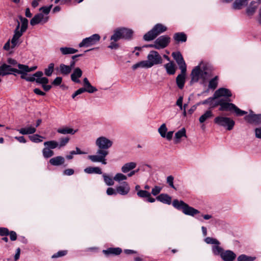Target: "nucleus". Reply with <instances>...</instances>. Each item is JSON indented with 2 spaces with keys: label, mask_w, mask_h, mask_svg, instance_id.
<instances>
[{
  "label": "nucleus",
  "mask_w": 261,
  "mask_h": 261,
  "mask_svg": "<svg viewBox=\"0 0 261 261\" xmlns=\"http://www.w3.org/2000/svg\"><path fill=\"white\" fill-rule=\"evenodd\" d=\"M113 145L112 140L105 136H100L95 140V145L98 149L96 154L90 155L88 156L91 162L93 163H101L103 165L107 164L106 156L109 154V149Z\"/></svg>",
  "instance_id": "obj_1"
},
{
  "label": "nucleus",
  "mask_w": 261,
  "mask_h": 261,
  "mask_svg": "<svg viewBox=\"0 0 261 261\" xmlns=\"http://www.w3.org/2000/svg\"><path fill=\"white\" fill-rule=\"evenodd\" d=\"M147 60H144L137 63L132 66L133 70L138 68H150L154 65L161 64L163 60L159 53L155 50H151L147 55Z\"/></svg>",
  "instance_id": "obj_2"
},
{
  "label": "nucleus",
  "mask_w": 261,
  "mask_h": 261,
  "mask_svg": "<svg viewBox=\"0 0 261 261\" xmlns=\"http://www.w3.org/2000/svg\"><path fill=\"white\" fill-rule=\"evenodd\" d=\"M18 69L12 67L11 65H9L7 63H3L0 66V70L2 71V76L13 74V72H15L21 74L20 77L21 78L22 75H27L28 72L35 70L37 67L34 66L29 67L26 65L18 64Z\"/></svg>",
  "instance_id": "obj_3"
},
{
  "label": "nucleus",
  "mask_w": 261,
  "mask_h": 261,
  "mask_svg": "<svg viewBox=\"0 0 261 261\" xmlns=\"http://www.w3.org/2000/svg\"><path fill=\"white\" fill-rule=\"evenodd\" d=\"M191 82H197L199 79L203 81V83L205 82L210 77V73L204 65L195 67L191 72Z\"/></svg>",
  "instance_id": "obj_4"
},
{
  "label": "nucleus",
  "mask_w": 261,
  "mask_h": 261,
  "mask_svg": "<svg viewBox=\"0 0 261 261\" xmlns=\"http://www.w3.org/2000/svg\"><path fill=\"white\" fill-rule=\"evenodd\" d=\"M172 205L176 209L181 211L186 215L194 216L200 213L198 210L190 206L182 200L179 201L175 199L172 202Z\"/></svg>",
  "instance_id": "obj_5"
},
{
  "label": "nucleus",
  "mask_w": 261,
  "mask_h": 261,
  "mask_svg": "<svg viewBox=\"0 0 261 261\" xmlns=\"http://www.w3.org/2000/svg\"><path fill=\"white\" fill-rule=\"evenodd\" d=\"M217 105L220 106L219 108L220 111H228L231 112H233L236 113L237 116H243L247 113V112L241 110L238 108L235 105L232 103L225 102L223 99L219 100Z\"/></svg>",
  "instance_id": "obj_6"
},
{
  "label": "nucleus",
  "mask_w": 261,
  "mask_h": 261,
  "mask_svg": "<svg viewBox=\"0 0 261 261\" xmlns=\"http://www.w3.org/2000/svg\"><path fill=\"white\" fill-rule=\"evenodd\" d=\"M167 27L161 23H157L153 28L144 36L143 39L145 41H151L155 39L158 35L167 30Z\"/></svg>",
  "instance_id": "obj_7"
},
{
  "label": "nucleus",
  "mask_w": 261,
  "mask_h": 261,
  "mask_svg": "<svg viewBox=\"0 0 261 261\" xmlns=\"http://www.w3.org/2000/svg\"><path fill=\"white\" fill-rule=\"evenodd\" d=\"M43 73L42 71H38L33 74L31 76H27V75H22L21 79L26 80L28 82H34L37 83L44 85L47 84L49 81L46 77H42Z\"/></svg>",
  "instance_id": "obj_8"
},
{
  "label": "nucleus",
  "mask_w": 261,
  "mask_h": 261,
  "mask_svg": "<svg viewBox=\"0 0 261 261\" xmlns=\"http://www.w3.org/2000/svg\"><path fill=\"white\" fill-rule=\"evenodd\" d=\"M214 122L219 126H223L227 130H231L234 125V121L229 117L218 116L214 119Z\"/></svg>",
  "instance_id": "obj_9"
},
{
  "label": "nucleus",
  "mask_w": 261,
  "mask_h": 261,
  "mask_svg": "<svg viewBox=\"0 0 261 261\" xmlns=\"http://www.w3.org/2000/svg\"><path fill=\"white\" fill-rule=\"evenodd\" d=\"M100 37L97 34H95L92 36L84 39L79 44L80 47H89L96 44L100 40Z\"/></svg>",
  "instance_id": "obj_10"
},
{
  "label": "nucleus",
  "mask_w": 261,
  "mask_h": 261,
  "mask_svg": "<svg viewBox=\"0 0 261 261\" xmlns=\"http://www.w3.org/2000/svg\"><path fill=\"white\" fill-rule=\"evenodd\" d=\"M20 27V22L17 20V25L14 30V35L11 40V48H14L16 46L19 45L21 42H20V38L22 36V33L18 31V28Z\"/></svg>",
  "instance_id": "obj_11"
},
{
  "label": "nucleus",
  "mask_w": 261,
  "mask_h": 261,
  "mask_svg": "<svg viewBox=\"0 0 261 261\" xmlns=\"http://www.w3.org/2000/svg\"><path fill=\"white\" fill-rule=\"evenodd\" d=\"M170 41V38L167 35L159 37L155 40V48L160 49L168 46Z\"/></svg>",
  "instance_id": "obj_12"
},
{
  "label": "nucleus",
  "mask_w": 261,
  "mask_h": 261,
  "mask_svg": "<svg viewBox=\"0 0 261 261\" xmlns=\"http://www.w3.org/2000/svg\"><path fill=\"white\" fill-rule=\"evenodd\" d=\"M172 56L179 66V69L184 72L185 69H187V66L181 53L179 51L173 52Z\"/></svg>",
  "instance_id": "obj_13"
},
{
  "label": "nucleus",
  "mask_w": 261,
  "mask_h": 261,
  "mask_svg": "<svg viewBox=\"0 0 261 261\" xmlns=\"http://www.w3.org/2000/svg\"><path fill=\"white\" fill-rule=\"evenodd\" d=\"M245 119L250 123L261 124V114H255L251 111L250 114L245 117Z\"/></svg>",
  "instance_id": "obj_14"
},
{
  "label": "nucleus",
  "mask_w": 261,
  "mask_h": 261,
  "mask_svg": "<svg viewBox=\"0 0 261 261\" xmlns=\"http://www.w3.org/2000/svg\"><path fill=\"white\" fill-rule=\"evenodd\" d=\"M48 19L47 16H44L42 13L35 15L30 21L31 25L34 26L39 23H45Z\"/></svg>",
  "instance_id": "obj_15"
},
{
  "label": "nucleus",
  "mask_w": 261,
  "mask_h": 261,
  "mask_svg": "<svg viewBox=\"0 0 261 261\" xmlns=\"http://www.w3.org/2000/svg\"><path fill=\"white\" fill-rule=\"evenodd\" d=\"M116 188L118 194L123 196L127 195L130 190L129 184L126 181H123L117 186Z\"/></svg>",
  "instance_id": "obj_16"
},
{
  "label": "nucleus",
  "mask_w": 261,
  "mask_h": 261,
  "mask_svg": "<svg viewBox=\"0 0 261 261\" xmlns=\"http://www.w3.org/2000/svg\"><path fill=\"white\" fill-rule=\"evenodd\" d=\"M230 96H231L230 91L224 88H220L217 90L214 93V98H216L217 99L221 97L228 98Z\"/></svg>",
  "instance_id": "obj_17"
},
{
  "label": "nucleus",
  "mask_w": 261,
  "mask_h": 261,
  "mask_svg": "<svg viewBox=\"0 0 261 261\" xmlns=\"http://www.w3.org/2000/svg\"><path fill=\"white\" fill-rule=\"evenodd\" d=\"M119 32L122 39H130L133 35V31L126 28H120L117 29Z\"/></svg>",
  "instance_id": "obj_18"
},
{
  "label": "nucleus",
  "mask_w": 261,
  "mask_h": 261,
  "mask_svg": "<svg viewBox=\"0 0 261 261\" xmlns=\"http://www.w3.org/2000/svg\"><path fill=\"white\" fill-rule=\"evenodd\" d=\"M186 71L187 69H185L184 72L181 70V73L178 74L176 78V84L180 89H182L184 87L186 81Z\"/></svg>",
  "instance_id": "obj_19"
},
{
  "label": "nucleus",
  "mask_w": 261,
  "mask_h": 261,
  "mask_svg": "<svg viewBox=\"0 0 261 261\" xmlns=\"http://www.w3.org/2000/svg\"><path fill=\"white\" fill-rule=\"evenodd\" d=\"M236 254L230 250H224L221 257L224 261H233L236 258Z\"/></svg>",
  "instance_id": "obj_20"
},
{
  "label": "nucleus",
  "mask_w": 261,
  "mask_h": 261,
  "mask_svg": "<svg viewBox=\"0 0 261 261\" xmlns=\"http://www.w3.org/2000/svg\"><path fill=\"white\" fill-rule=\"evenodd\" d=\"M258 7V4L255 2H251L246 9V14L247 15L252 16L256 12Z\"/></svg>",
  "instance_id": "obj_21"
},
{
  "label": "nucleus",
  "mask_w": 261,
  "mask_h": 261,
  "mask_svg": "<svg viewBox=\"0 0 261 261\" xmlns=\"http://www.w3.org/2000/svg\"><path fill=\"white\" fill-rule=\"evenodd\" d=\"M82 71L80 68H76L71 75V80L75 83H80V81L79 78L82 76Z\"/></svg>",
  "instance_id": "obj_22"
},
{
  "label": "nucleus",
  "mask_w": 261,
  "mask_h": 261,
  "mask_svg": "<svg viewBox=\"0 0 261 261\" xmlns=\"http://www.w3.org/2000/svg\"><path fill=\"white\" fill-rule=\"evenodd\" d=\"M102 252L107 256H108L110 254L118 255H119L122 252V249L119 247H111L108 248L107 250H103Z\"/></svg>",
  "instance_id": "obj_23"
},
{
  "label": "nucleus",
  "mask_w": 261,
  "mask_h": 261,
  "mask_svg": "<svg viewBox=\"0 0 261 261\" xmlns=\"http://www.w3.org/2000/svg\"><path fill=\"white\" fill-rule=\"evenodd\" d=\"M49 162L51 165L58 166L64 163L65 159L62 156H57L50 159Z\"/></svg>",
  "instance_id": "obj_24"
},
{
  "label": "nucleus",
  "mask_w": 261,
  "mask_h": 261,
  "mask_svg": "<svg viewBox=\"0 0 261 261\" xmlns=\"http://www.w3.org/2000/svg\"><path fill=\"white\" fill-rule=\"evenodd\" d=\"M20 19V27L18 28V31L24 33L27 30L28 26V20L27 18L23 17L22 16H19Z\"/></svg>",
  "instance_id": "obj_25"
},
{
  "label": "nucleus",
  "mask_w": 261,
  "mask_h": 261,
  "mask_svg": "<svg viewBox=\"0 0 261 261\" xmlns=\"http://www.w3.org/2000/svg\"><path fill=\"white\" fill-rule=\"evenodd\" d=\"M17 130L21 135H30L35 133L36 132V128L32 126H29L18 129Z\"/></svg>",
  "instance_id": "obj_26"
},
{
  "label": "nucleus",
  "mask_w": 261,
  "mask_h": 261,
  "mask_svg": "<svg viewBox=\"0 0 261 261\" xmlns=\"http://www.w3.org/2000/svg\"><path fill=\"white\" fill-rule=\"evenodd\" d=\"M249 0H235L232 4V8L234 10H240L246 6Z\"/></svg>",
  "instance_id": "obj_27"
},
{
  "label": "nucleus",
  "mask_w": 261,
  "mask_h": 261,
  "mask_svg": "<svg viewBox=\"0 0 261 261\" xmlns=\"http://www.w3.org/2000/svg\"><path fill=\"white\" fill-rule=\"evenodd\" d=\"M156 199L165 204H170L171 203V197L167 194H161L159 195L156 197Z\"/></svg>",
  "instance_id": "obj_28"
},
{
  "label": "nucleus",
  "mask_w": 261,
  "mask_h": 261,
  "mask_svg": "<svg viewBox=\"0 0 261 261\" xmlns=\"http://www.w3.org/2000/svg\"><path fill=\"white\" fill-rule=\"evenodd\" d=\"M137 164L135 162H129L124 164L121 167L122 173H126L136 168Z\"/></svg>",
  "instance_id": "obj_29"
},
{
  "label": "nucleus",
  "mask_w": 261,
  "mask_h": 261,
  "mask_svg": "<svg viewBox=\"0 0 261 261\" xmlns=\"http://www.w3.org/2000/svg\"><path fill=\"white\" fill-rule=\"evenodd\" d=\"M213 117V114L212 111L207 110L199 118V121L200 123H203L206 120Z\"/></svg>",
  "instance_id": "obj_30"
},
{
  "label": "nucleus",
  "mask_w": 261,
  "mask_h": 261,
  "mask_svg": "<svg viewBox=\"0 0 261 261\" xmlns=\"http://www.w3.org/2000/svg\"><path fill=\"white\" fill-rule=\"evenodd\" d=\"M166 72L168 74L173 75L176 71V67L173 62H169L164 65Z\"/></svg>",
  "instance_id": "obj_31"
},
{
  "label": "nucleus",
  "mask_w": 261,
  "mask_h": 261,
  "mask_svg": "<svg viewBox=\"0 0 261 261\" xmlns=\"http://www.w3.org/2000/svg\"><path fill=\"white\" fill-rule=\"evenodd\" d=\"M76 130H74L71 128L68 127H63L59 128L57 130V132L61 134H72L73 135L76 132Z\"/></svg>",
  "instance_id": "obj_32"
},
{
  "label": "nucleus",
  "mask_w": 261,
  "mask_h": 261,
  "mask_svg": "<svg viewBox=\"0 0 261 261\" xmlns=\"http://www.w3.org/2000/svg\"><path fill=\"white\" fill-rule=\"evenodd\" d=\"M84 172L88 174L96 173L101 174L102 173L101 169L98 167H89L86 168L84 169Z\"/></svg>",
  "instance_id": "obj_33"
},
{
  "label": "nucleus",
  "mask_w": 261,
  "mask_h": 261,
  "mask_svg": "<svg viewBox=\"0 0 261 261\" xmlns=\"http://www.w3.org/2000/svg\"><path fill=\"white\" fill-rule=\"evenodd\" d=\"M60 50L61 51L62 54L63 55H69V54H73L78 51L77 49H74L72 47H61L60 48Z\"/></svg>",
  "instance_id": "obj_34"
},
{
  "label": "nucleus",
  "mask_w": 261,
  "mask_h": 261,
  "mask_svg": "<svg viewBox=\"0 0 261 261\" xmlns=\"http://www.w3.org/2000/svg\"><path fill=\"white\" fill-rule=\"evenodd\" d=\"M185 137H186V132L185 128H182L177 132H176L175 134V142L176 143H179L180 142V139L181 138Z\"/></svg>",
  "instance_id": "obj_35"
},
{
  "label": "nucleus",
  "mask_w": 261,
  "mask_h": 261,
  "mask_svg": "<svg viewBox=\"0 0 261 261\" xmlns=\"http://www.w3.org/2000/svg\"><path fill=\"white\" fill-rule=\"evenodd\" d=\"M174 39L177 42H186L187 36L184 33H176L174 35Z\"/></svg>",
  "instance_id": "obj_36"
},
{
  "label": "nucleus",
  "mask_w": 261,
  "mask_h": 261,
  "mask_svg": "<svg viewBox=\"0 0 261 261\" xmlns=\"http://www.w3.org/2000/svg\"><path fill=\"white\" fill-rule=\"evenodd\" d=\"M213 252L215 255H220V257L224 251V250L219 245H214L212 247Z\"/></svg>",
  "instance_id": "obj_37"
},
{
  "label": "nucleus",
  "mask_w": 261,
  "mask_h": 261,
  "mask_svg": "<svg viewBox=\"0 0 261 261\" xmlns=\"http://www.w3.org/2000/svg\"><path fill=\"white\" fill-rule=\"evenodd\" d=\"M59 70L61 73L64 75H67L71 71L70 67L68 65H66L64 64H60Z\"/></svg>",
  "instance_id": "obj_38"
},
{
  "label": "nucleus",
  "mask_w": 261,
  "mask_h": 261,
  "mask_svg": "<svg viewBox=\"0 0 261 261\" xmlns=\"http://www.w3.org/2000/svg\"><path fill=\"white\" fill-rule=\"evenodd\" d=\"M102 177L103 178L104 182L106 185L111 186L114 185L115 179H114V178H113L106 173L103 174Z\"/></svg>",
  "instance_id": "obj_39"
},
{
  "label": "nucleus",
  "mask_w": 261,
  "mask_h": 261,
  "mask_svg": "<svg viewBox=\"0 0 261 261\" xmlns=\"http://www.w3.org/2000/svg\"><path fill=\"white\" fill-rule=\"evenodd\" d=\"M44 145L45 147L51 150L57 147L58 148V142L54 140L46 141L44 143Z\"/></svg>",
  "instance_id": "obj_40"
},
{
  "label": "nucleus",
  "mask_w": 261,
  "mask_h": 261,
  "mask_svg": "<svg viewBox=\"0 0 261 261\" xmlns=\"http://www.w3.org/2000/svg\"><path fill=\"white\" fill-rule=\"evenodd\" d=\"M256 257L254 256L241 254L238 257L237 261H254Z\"/></svg>",
  "instance_id": "obj_41"
},
{
  "label": "nucleus",
  "mask_w": 261,
  "mask_h": 261,
  "mask_svg": "<svg viewBox=\"0 0 261 261\" xmlns=\"http://www.w3.org/2000/svg\"><path fill=\"white\" fill-rule=\"evenodd\" d=\"M127 176L121 173H116L114 177V179H115V181L118 182H120L122 181L125 180L127 179Z\"/></svg>",
  "instance_id": "obj_42"
},
{
  "label": "nucleus",
  "mask_w": 261,
  "mask_h": 261,
  "mask_svg": "<svg viewBox=\"0 0 261 261\" xmlns=\"http://www.w3.org/2000/svg\"><path fill=\"white\" fill-rule=\"evenodd\" d=\"M218 77L217 76L211 80L209 82L208 88L215 89L218 86Z\"/></svg>",
  "instance_id": "obj_43"
},
{
  "label": "nucleus",
  "mask_w": 261,
  "mask_h": 261,
  "mask_svg": "<svg viewBox=\"0 0 261 261\" xmlns=\"http://www.w3.org/2000/svg\"><path fill=\"white\" fill-rule=\"evenodd\" d=\"M42 154L45 158H49L54 155V152L53 150L49 149L48 148L45 147L42 150Z\"/></svg>",
  "instance_id": "obj_44"
},
{
  "label": "nucleus",
  "mask_w": 261,
  "mask_h": 261,
  "mask_svg": "<svg viewBox=\"0 0 261 261\" xmlns=\"http://www.w3.org/2000/svg\"><path fill=\"white\" fill-rule=\"evenodd\" d=\"M29 138L31 141L34 143H39L42 141V136H40L38 134H35L29 136Z\"/></svg>",
  "instance_id": "obj_45"
},
{
  "label": "nucleus",
  "mask_w": 261,
  "mask_h": 261,
  "mask_svg": "<svg viewBox=\"0 0 261 261\" xmlns=\"http://www.w3.org/2000/svg\"><path fill=\"white\" fill-rule=\"evenodd\" d=\"M167 131V128L165 123L162 124L158 129V132L161 136L163 138H165L166 134Z\"/></svg>",
  "instance_id": "obj_46"
},
{
  "label": "nucleus",
  "mask_w": 261,
  "mask_h": 261,
  "mask_svg": "<svg viewBox=\"0 0 261 261\" xmlns=\"http://www.w3.org/2000/svg\"><path fill=\"white\" fill-rule=\"evenodd\" d=\"M54 63H50L48 65V66L47 68H45L44 70V73L46 75L48 76H50L54 71Z\"/></svg>",
  "instance_id": "obj_47"
},
{
  "label": "nucleus",
  "mask_w": 261,
  "mask_h": 261,
  "mask_svg": "<svg viewBox=\"0 0 261 261\" xmlns=\"http://www.w3.org/2000/svg\"><path fill=\"white\" fill-rule=\"evenodd\" d=\"M120 39H122V38L119 32L117 29L114 31L113 35L111 37V40L112 41H114V42H116Z\"/></svg>",
  "instance_id": "obj_48"
},
{
  "label": "nucleus",
  "mask_w": 261,
  "mask_h": 261,
  "mask_svg": "<svg viewBox=\"0 0 261 261\" xmlns=\"http://www.w3.org/2000/svg\"><path fill=\"white\" fill-rule=\"evenodd\" d=\"M69 141L68 137H63L60 139V142L58 143V148H61L65 146Z\"/></svg>",
  "instance_id": "obj_49"
},
{
  "label": "nucleus",
  "mask_w": 261,
  "mask_h": 261,
  "mask_svg": "<svg viewBox=\"0 0 261 261\" xmlns=\"http://www.w3.org/2000/svg\"><path fill=\"white\" fill-rule=\"evenodd\" d=\"M205 242L208 244H213L214 245H220V243L217 239L211 238L207 237L205 239Z\"/></svg>",
  "instance_id": "obj_50"
},
{
  "label": "nucleus",
  "mask_w": 261,
  "mask_h": 261,
  "mask_svg": "<svg viewBox=\"0 0 261 261\" xmlns=\"http://www.w3.org/2000/svg\"><path fill=\"white\" fill-rule=\"evenodd\" d=\"M137 195L141 198H147L151 196V194L145 190H138L137 192Z\"/></svg>",
  "instance_id": "obj_51"
},
{
  "label": "nucleus",
  "mask_w": 261,
  "mask_h": 261,
  "mask_svg": "<svg viewBox=\"0 0 261 261\" xmlns=\"http://www.w3.org/2000/svg\"><path fill=\"white\" fill-rule=\"evenodd\" d=\"M84 88L85 92H87L90 93H94V92H96L97 90V89L95 87L92 86L91 84L85 87Z\"/></svg>",
  "instance_id": "obj_52"
},
{
  "label": "nucleus",
  "mask_w": 261,
  "mask_h": 261,
  "mask_svg": "<svg viewBox=\"0 0 261 261\" xmlns=\"http://www.w3.org/2000/svg\"><path fill=\"white\" fill-rule=\"evenodd\" d=\"M106 193L108 195H116L118 194L117 192V188L114 189L113 188H108L107 190Z\"/></svg>",
  "instance_id": "obj_53"
},
{
  "label": "nucleus",
  "mask_w": 261,
  "mask_h": 261,
  "mask_svg": "<svg viewBox=\"0 0 261 261\" xmlns=\"http://www.w3.org/2000/svg\"><path fill=\"white\" fill-rule=\"evenodd\" d=\"M67 253V250H61L58 251L57 253L54 254L52 256V258H57L59 257H62L65 255H66Z\"/></svg>",
  "instance_id": "obj_54"
},
{
  "label": "nucleus",
  "mask_w": 261,
  "mask_h": 261,
  "mask_svg": "<svg viewBox=\"0 0 261 261\" xmlns=\"http://www.w3.org/2000/svg\"><path fill=\"white\" fill-rule=\"evenodd\" d=\"M7 64L9 65H11V67H18V65L19 64L16 60L12 58H8L7 60Z\"/></svg>",
  "instance_id": "obj_55"
},
{
  "label": "nucleus",
  "mask_w": 261,
  "mask_h": 261,
  "mask_svg": "<svg viewBox=\"0 0 261 261\" xmlns=\"http://www.w3.org/2000/svg\"><path fill=\"white\" fill-rule=\"evenodd\" d=\"M161 190L162 188L161 187L155 186L154 188L152 189L151 194L154 196H156L160 193Z\"/></svg>",
  "instance_id": "obj_56"
},
{
  "label": "nucleus",
  "mask_w": 261,
  "mask_h": 261,
  "mask_svg": "<svg viewBox=\"0 0 261 261\" xmlns=\"http://www.w3.org/2000/svg\"><path fill=\"white\" fill-rule=\"evenodd\" d=\"M174 177L172 175L168 176L167 177V182L169 184L170 187L174 189H176L173 184Z\"/></svg>",
  "instance_id": "obj_57"
},
{
  "label": "nucleus",
  "mask_w": 261,
  "mask_h": 261,
  "mask_svg": "<svg viewBox=\"0 0 261 261\" xmlns=\"http://www.w3.org/2000/svg\"><path fill=\"white\" fill-rule=\"evenodd\" d=\"M217 99L216 98H214V95L213 97H211L208 98L207 99L201 101L200 102L202 105H206L208 103H211L215 99Z\"/></svg>",
  "instance_id": "obj_58"
},
{
  "label": "nucleus",
  "mask_w": 261,
  "mask_h": 261,
  "mask_svg": "<svg viewBox=\"0 0 261 261\" xmlns=\"http://www.w3.org/2000/svg\"><path fill=\"white\" fill-rule=\"evenodd\" d=\"M51 8V6H50L49 7H42L40 8L39 10H40V11H41L45 14L47 15L49 13Z\"/></svg>",
  "instance_id": "obj_59"
},
{
  "label": "nucleus",
  "mask_w": 261,
  "mask_h": 261,
  "mask_svg": "<svg viewBox=\"0 0 261 261\" xmlns=\"http://www.w3.org/2000/svg\"><path fill=\"white\" fill-rule=\"evenodd\" d=\"M85 92L84 88H81L76 90L74 93H73L72 95V97L74 98L77 95H80Z\"/></svg>",
  "instance_id": "obj_60"
},
{
  "label": "nucleus",
  "mask_w": 261,
  "mask_h": 261,
  "mask_svg": "<svg viewBox=\"0 0 261 261\" xmlns=\"http://www.w3.org/2000/svg\"><path fill=\"white\" fill-rule=\"evenodd\" d=\"M182 100L183 97L180 96L176 102V105L179 107L180 110H182Z\"/></svg>",
  "instance_id": "obj_61"
},
{
  "label": "nucleus",
  "mask_w": 261,
  "mask_h": 261,
  "mask_svg": "<svg viewBox=\"0 0 261 261\" xmlns=\"http://www.w3.org/2000/svg\"><path fill=\"white\" fill-rule=\"evenodd\" d=\"M62 81V79L61 77H57L53 82V84L56 86H58L61 84Z\"/></svg>",
  "instance_id": "obj_62"
},
{
  "label": "nucleus",
  "mask_w": 261,
  "mask_h": 261,
  "mask_svg": "<svg viewBox=\"0 0 261 261\" xmlns=\"http://www.w3.org/2000/svg\"><path fill=\"white\" fill-rule=\"evenodd\" d=\"M255 134L256 138L261 139V127L255 129Z\"/></svg>",
  "instance_id": "obj_63"
},
{
  "label": "nucleus",
  "mask_w": 261,
  "mask_h": 261,
  "mask_svg": "<svg viewBox=\"0 0 261 261\" xmlns=\"http://www.w3.org/2000/svg\"><path fill=\"white\" fill-rule=\"evenodd\" d=\"M74 170L72 169H67L64 171V174L66 175H71L74 173Z\"/></svg>",
  "instance_id": "obj_64"
}]
</instances>
